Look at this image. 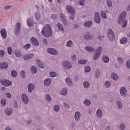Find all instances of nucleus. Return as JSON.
I'll list each match as a JSON object with an SVG mask.
<instances>
[{"label": "nucleus", "instance_id": "4c0bfd02", "mask_svg": "<svg viewBox=\"0 0 130 130\" xmlns=\"http://www.w3.org/2000/svg\"><path fill=\"white\" fill-rule=\"evenodd\" d=\"M106 88H109L111 86V82L110 81H106L105 83Z\"/></svg>", "mask_w": 130, "mask_h": 130}, {"label": "nucleus", "instance_id": "5701e85b", "mask_svg": "<svg viewBox=\"0 0 130 130\" xmlns=\"http://www.w3.org/2000/svg\"><path fill=\"white\" fill-rule=\"evenodd\" d=\"M66 83L68 85H69V86H73V81H72V79L69 77L66 78Z\"/></svg>", "mask_w": 130, "mask_h": 130}, {"label": "nucleus", "instance_id": "2f4dec72", "mask_svg": "<svg viewBox=\"0 0 130 130\" xmlns=\"http://www.w3.org/2000/svg\"><path fill=\"white\" fill-rule=\"evenodd\" d=\"M31 71L32 74H36L37 73V68L32 66L31 67Z\"/></svg>", "mask_w": 130, "mask_h": 130}, {"label": "nucleus", "instance_id": "39448f33", "mask_svg": "<svg viewBox=\"0 0 130 130\" xmlns=\"http://www.w3.org/2000/svg\"><path fill=\"white\" fill-rule=\"evenodd\" d=\"M21 32V23L18 22L15 25V30L14 33L15 35H18Z\"/></svg>", "mask_w": 130, "mask_h": 130}, {"label": "nucleus", "instance_id": "6ab92c4d", "mask_svg": "<svg viewBox=\"0 0 130 130\" xmlns=\"http://www.w3.org/2000/svg\"><path fill=\"white\" fill-rule=\"evenodd\" d=\"M103 115V113H102V111L101 110V109H98L96 111V116L99 118H101Z\"/></svg>", "mask_w": 130, "mask_h": 130}, {"label": "nucleus", "instance_id": "7ed1b4c3", "mask_svg": "<svg viewBox=\"0 0 130 130\" xmlns=\"http://www.w3.org/2000/svg\"><path fill=\"white\" fill-rule=\"evenodd\" d=\"M101 51H102V47L100 46L97 48L95 51V53L93 55V60H97V59H98L99 56L100 55V53H101Z\"/></svg>", "mask_w": 130, "mask_h": 130}, {"label": "nucleus", "instance_id": "5fc2aeb1", "mask_svg": "<svg viewBox=\"0 0 130 130\" xmlns=\"http://www.w3.org/2000/svg\"><path fill=\"white\" fill-rule=\"evenodd\" d=\"M12 51H13L12 50V48L9 47L8 48V54H10V55H11Z\"/></svg>", "mask_w": 130, "mask_h": 130}, {"label": "nucleus", "instance_id": "c85d7f7f", "mask_svg": "<svg viewBox=\"0 0 130 130\" xmlns=\"http://www.w3.org/2000/svg\"><path fill=\"white\" fill-rule=\"evenodd\" d=\"M121 44H126L127 43V38H123L122 39L120 40Z\"/></svg>", "mask_w": 130, "mask_h": 130}, {"label": "nucleus", "instance_id": "680f3d73", "mask_svg": "<svg viewBox=\"0 0 130 130\" xmlns=\"http://www.w3.org/2000/svg\"><path fill=\"white\" fill-rule=\"evenodd\" d=\"M120 126L121 129H124V128H125V125L123 123H121Z\"/></svg>", "mask_w": 130, "mask_h": 130}, {"label": "nucleus", "instance_id": "3c124183", "mask_svg": "<svg viewBox=\"0 0 130 130\" xmlns=\"http://www.w3.org/2000/svg\"><path fill=\"white\" fill-rule=\"evenodd\" d=\"M54 110L56 112H58V111H59V106L57 105L55 106L54 107Z\"/></svg>", "mask_w": 130, "mask_h": 130}, {"label": "nucleus", "instance_id": "c03bdc74", "mask_svg": "<svg viewBox=\"0 0 130 130\" xmlns=\"http://www.w3.org/2000/svg\"><path fill=\"white\" fill-rule=\"evenodd\" d=\"M1 104L2 106H6L7 105V100L6 99H3L1 101Z\"/></svg>", "mask_w": 130, "mask_h": 130}, {"label": "nucleus", "instance_id": "412c9836", "mask_svg": "<svg viewBox=\"0 0 130 130\" xmlns=\"http://www.w3.org/2000/svg\"><path fill=\"white\" fill-rule=\"evenodd\" d=\"M80 117L81 113L79 112H76L75 115V120H76V121H78V120H79Z\"/></svg>", "mask_w": 130, "mask_h": 130}, {"label": "nucleus", "instance_id": "dca6fc26", "mask_svg": "<svg viewBox=\"0 0 130 130\" xmlns=\"http://www.w3.org/2000/svg\"><path fill=\"white\" fill-rule=\"evenodd\" d=\"M22 99L24 104H28V102H29V99H28V96H27L25 94H22Z\"/></svg>", "mask_w": 130, "mask_h": 130}, {"label": "nucleus", "instance_id": "6e6552de", "mask_svg": "<svg viewBox=\"0 0 130 130\" xmlns=\"http://www.w3.org/2000/svg\"><path fill=\"white\" fill-rule=\"evenodd\" d=\"M126 88L124 87H121L120 89V93L121 96H123V97H126Z\"/></svg>", "mask_w": 130, "mask_h": 130}, {"label": "nucleus", "instance_id": "aec40b11", "mask_svg": "<svg viewBox=\"0 0 130 130\" xmlns=\"http://www.w3.org/2000/svg\"><path fill=\"white\" fill-rule=\"evenodd\" d=\"M28 92H29V93H32V90L34 89H35V85H34L33 84H29L28 85Z\"/></svg>", "mask_w": 130, "mask_h": 130}, {"label": "nucleus", "instance_id": "473e14b6", "mask_svg": "<svg viewBox=\"0 0 130 130\" xmlns=\"http://www.w3.org/2000/svg\"><path fill=\"white\" fill-rule=\"evenodd\" d=\"M92 25V21H87L84 23V26L85 27H90Z\"/></svg>", "mask_w": 130, "mask_h": 130}, {"label": "nucleus", "instance_id": "37998d69", "mask_svg": "<svg viewBox=\"0 0 130 130\" xmlns=\"http://www.w3.org/2000/svg\"><path fill=\"white\" fill-rule=\"evenodd\" d=\"M86 60H80L78 61V63H79L80 64H85V63H86Z\"/></svg>", "mask_w": 130, "mask_h": 130}, {"label": "nucleus", "instance_id": "864d4df0", "mask_svg": "<svg viewBox=\"0 0 130 130\" xmlns=\"http://www.w3.org/2000/svg\"><path fill=\"white\" fill-rule=\"evenodd\" d=\"M107 5L109 8L112 6V2H111V0L107 1Z\"/></svg>", "mask_w": 130, "mask_h": 130}, {"label": "nucleus", "instance_id": "393cba45", "mask_svg": "<svg viewBox=\"0 0 130 130\" xmlns=\"http://www.w3.org/2000/svg\"><path fill=\"white\" fill-rule=\"evenodd\" d=\"M27 24L28 27H31V26L33 25V22H32V19L28 18L27 19Z\"/></svg>", "mask_w": 130, "mask_h": 130}, {"label": "nucleus", "instance_id": "052dcab7", "mask_svg": "<svg viewBox=\"0 0 130 130\" xmlns=\"http://www.w3.org/2000/svg\"><path fill=\"white\" fill-rule=\"evenodd\" d=\"M100 76V71H99V70H98L95 73V77L96 78H99Z\"/></svg>", "mask_w": 130, "mask_h": 130}, {"label": "nucleus", "instance_id": "6e6d98bb", "mask_svg": "<svg viewBox=\"0 0 130 130\" xmlns=\"http://www.w3.org/2000/svg\"><path fill=\"white\" fill-rule=\"evenodd\" d=\"M5 55V51L4 50H0V57H3Z\"/></svg>", "mask_w": 130, "mask_h": 130}, {"label": "nucleus", "instance_id": "49530a36", "mask_svg": "<svg viewBox=\"0 0 130 130\" xmlns=\"http://www.w3.org/2000/svg\"><path fill=\"white\" fill-rule=\"evenodd\" d=\"M60 19H61L63 23H64V22H66V17H64V16L62 14H60Z\"/></svg>", "mask_w": 130, "mask_h": 130}, {"label": "nucleus", "instance_id": "423d86ee", "mask_svg": "<svg viewBox=\"0 0 130 130\" xmlns=\"http://www.w3.org/2000/svg\"><path fill=\"white\" fill-rule=\"evenodd\" d=\"M47 51L48 53L52 54V55H57L58 54V52L53 48H49L47 49Z\"/></svg>", "mask_w": 130, "mask_h": 130}, {"label": "nucleus", "instance_id": "e433bc0d", "mask_svg": "<svg viewBox=\"0 0 130 130\" xmlns=\"http://www.w3.org/2000/svg\"><path fill=\"white\" fill-rule=\"evenodd\" d=\"M66 45L68 46V47H72V46H73V41H69L67 42Z\"/></svg>", "mask_w": 130, "mask_h": 130}, {"label": "nucleus", "instance_id": "79ce46f5", "mask_svg": "<svg viewBox=\"0 0 130 130\" xmlns=\"http://www.w3.org/2000/svg\"><path fill=\"white\" fill-rule=\"evenodd\" d=\"M84 71L85 73H89V72H91V68L89 66H86L84 69Z\"/></svg>", "mask_w": 130, "mask_h": 130}, {"label": "nucleus", "instance_id": "0e129e2a", "mask_svg": "<svg viewBox=\"0 0 130 130\" xmlns=\"http://www.w3.org/2000/svg\"><path fill=\"white\" fill-rule=\"evenodd\" d=\"M85 2H86V0H81L80 2V6H84V5H85Z\"/></svg>", "mask_w": 130, "mask_h": 130}, {"label": "nucleus", "instance_id": "c756f323", "mask_svg": "<svg viewBox=\"0 0 130 130\" xmlns=\"http://www.w3.org/2000/svg\"><path fill=\"white\" fill-rule=\"evenodd\" d=\"M5 112L7 115H11V114L13 113V110L11 109H8L5 111Z\"/></svg>", "mask_w": 130, "mask_h": 130}, {"label": "nucleus", "instance_id": "09e8293b", "mask_svg": "<svg viewBox=\"0 0 130 130\" xmlns=\"http://www.w3.org/2000/svg\"><path fill=\"white\" fill-rule=\"evenodd\" d=\"M50 76L52 78H55L57 76V74L55 72H51L50 73Z\"/></svg>", "mask_w": 130, "mask_h": 130}, {"label": "nucleus", "instance_id": "f3484780", "mask_svg": "<svg viewBox=\"0 0 130 130\" xmlns=\"http://www.w3.org/2000/svg\"><path fill=\"white\" fill-rule=\"evenodd\" d=\"M34 57V54H27L23 56V59L25 60H28V59H31V58Z\"/></svg>", "mask_w": 130, "mask_h": 130}, {"label": "nucleus", "instance_id": "4be33fe9", "mask_svg": "<svg viewBox=\"0 0 130 130\" xmlns=\"http://www.w3.org/2000/svg\"><path fill=\"white\" fill-rule=\"evenodd\" d=\"M85 49L89 52H94L95 51V48H93L90 46L85 47Z\"/></svg>", "mask_w": 130, "mask_h": 130}, {"label": "nucleus", "instance_id": "7c9ffc66", "mask_svg": "<svg viewBox=\"0 0 130 130\" xmlns=\"http://www.w3.org/2000/svg\"><path fill=\"white\" fill-rule=\"evenodd\" d=\"M57 26L60 31H64L63 27H62V25H61L60 23H58L57 24Z\"/></svg>", "mask_w": 130, "mask_h": 130}, {"label": "nucleus", "instance_id": "c9c22d12", "mask_svg": "<svg viewBox=\"0 0 130 130\" xmlns=\"http://www.w3.org/2000/svg\"><path fill=\"white\" fill-rule=\"evenodd\" d=\"M61 94L62 95H63L64 96H66V95H67V94H68V90H67L66 89H63L61 91Z\"/></svg>", "mask_w": 130, "mask_h": 130}, {"label": "nucleus", "instance_id": "1a4fd4ad", "mask_svg": "<svg viewBox=\"0 0 130 130\" xmlns=\"http://www.w3.org/2000/svg\"><path fill=\"white\" fill-rule=\"evenodd\" d=\"M1 84L3 85V86L9 87V86H11L12 85V82L7 80H3L1 81Z\"/></svg>", "mask_w": 130, "mask_h": 130}, {"label": "nucleus", "instance_id": "e2e57ef3", "mask_svg": "<svg viewBox=\"0 0 130 130\" xmlns=\"http://www.w3.org/2000/svg\"><path fill=\"white\" fill-rule=\"evenodd\" d=\"M64 107H66V108L70 109V105L66 103H63V104Z\"/></svg>", "mask_w": 130, "mask_h": 130}, {"label": "nucleus", "instance_id": "20e7f679", "mask_svg": "<svg viewBox=\"0 0 130 130\" xmlns=\"http://www.w3.org/2000/svg\"><path fill=\"white\" fill-rule=\"evenodd\" d=\"M125 17H126V12H122L120 16L119 17L118 20V23L120 25V24H122L124 20H125Z\"/></svg>", "mask_w": 130, "mask_h": 130}, {"label": "nucleus", "instance_id": "0eeeda50", "mask_svg": "<svg viewBox=\"0 0 130 130\" xmlns=\"http://www.w3.org/2000/svg\"><path fill=\"white\" fill-rule=\"evenodd\" d=\"M62 66L66 70H70L72 68V64L68 61H64Z\"/></svg>", "mask_w": 130, "mask_h": 130}, {"label": "nucleus", "instance_id": "a18cd8bd", "mask_svg": "<svg viewBox=\"0 0 130 130\" xmlns=\"http://www.w3.org/2000/svg\"><path fill=\"white\" fill-rule=\"evenodd\" d=\"M35 17L37 19V20H38V21L39 20V19H40V13H38V12H36L35 14Z\"/></svg>", "mask_w": 130, "mask_h": 130}, {"label": "nucleus", "instance_id": "a211bd4d", "mask_svg": "<svg viewBox=\"0 0 130 130\" xmlns=\"http://www.w3.org/2000/svg\"><path fill=\"white\" fill-rule=\"evenodd\" d=\"M44 84L45 86H49L51 84V79L47 78L44 81Z\"/></svg>", "mask_w": 130, "mask_h": 130}, {"label": "nucleus", "instance_id": "338daca9", "mask_svg": "<svg viewBox=\"0 0 130 130\" xmlns=\"http://www.w3.org/2000/svg\"><path fill=\"white\" fill-rule=\"evenodd\" d=\"M6 95L8 98H11V97H12V95H11V93H10L9 92L6 93Z\"/></svg>", "mask_w": 130, "mask_h": 130}, {"label": "nucleus", "instance_id": "ea45409f", "mask_svg": "<svg viewBox=\"0 0 130 130\" xmlns=\"http://www.w3.org/2000/svg\"><path fill=\"white\" fill-rule=\"evenodd\" d=\"M11 76L13 77V78H16V77H17V72L15 70H13L11 72Z\"/></svg>", "mask_w": 130, "mask_h": 130}, {"label": "nucleus", "instance_id": "a878e982", "mask_svg": "<svg viewBox=\"0 0 130 130\" xmlns=\"http://www.w3.org/2000/svg\"><path fill=\"white\" fill-rule=\"evenodd\" d=\"M15 54L17 57H20V56H22V54H21V51L19 50H16L15 51Z\"/></svg>", "mask_w": 130, "mask_h": 130}, {"label": "nucleus", "instance_id": "a19ab883", "mask_svg": "<svg viewBox=\"0 0 130 130\" xmlns=\"http://www.w3.org/2000/svg\"><path fill=\"white\" fill-rule=\"evenodd\" d=\"M23 47L25 50H28L31 47V45L30 44H26Z\"/></svg>", "mask_w": 130, "mask_h": 130}, {"label": "nucleus", "instance_id": "f257e3e1", "mask_svg": "<svg viewBox=\"0 0 130 130\" xmlns=\"http://www.w3.org/2000/svg\"><path fill=\"white\" fill-rule=\"evenodd\" d=\"M42 34L45 37H51L52 36V32H51V28L49 24H46L45 27L42 31Z\"/></svg>", "mask_w": 130, "mask_h": 130}, {"label": "nucleus", "instance_id": "9b49d317", "mask_svg": "<svg viewBox=\"0 0 130 130\" xmlns=\"http://www.w3.org/2000/svg\"><path fill=\"white\" fill-rule=\"evenodd\" d=\"M9 68V64L7 62H1L0 63V69L2 70H7Z\"/></svg>", "mask_w": 130, "mask_h": 130}, {"label": "nucleus", "instance_id": "9d476101", "mask_svg": "<svg viewBox=\"0 0 130 130\" xmlns=\"http://www.w3.org/2000/svg\"><path fill=\"white\" fill-rule=\"evenodd\" d=\"M94 22L99 24L101 20H100V15L98 12H96L94 15Z\"/></svg>", "mask_w": 130, "mask_h": 130}, {"label": "nucleus", "instance_id": "603ef678", "mask_svg": "<svg viewBox=\"0 0 130 130\" xmlns=\"http://www.w3.org/2000/svg\"><path fill=\"white\" fill-rule=\"evenodd\" d=\"M117 60L119 63L122 64L123 63V59L121 57H118Z\"/></svg>", "mask_w": 130, "mask_h": 130}, {"label": "nucleus", "instance_id": "4468645a", "mask_svg": "<svg viewBox=\"0 0 130 130\" xmlns=\"http://www.w3.org/2000/svg\"><path fill=\"white\" fill-rule=\"evenodd\" d=\"M66 9H67L68 13H70V14H74L75 13V9L71 6L68 5L66 7Z\"/></svg>", "mask_w": 130, "mask_h": 130}, {"label": "nucleus", "instance_id": "cd10ccee", "mask_svg": "<svg viewBox=\"0 0 130 130\" xmlns=\"http://www.w3.org/2000/svg\"><path fill=\"white\" fill-rule=\"evenodd\" d=\"M83 86L85 89H88L90 87V83L88 81H85L83 83Z\"/></svg>", "mask_w": 130, "mask_h": 130}, {"label": "nucleus", "instance_id": "bf43d9fd", "mask_svg": "<svg viewBox=\"0 0 130 130\" xmlns=\"http://www.w3.org/2000/svg\"><path fill=\"white\" fill-rule=\"evenodd\" d=\"M126 66L128 69H130V60H128L126 62Z\"/></svg>", "mask_w": 130, "mask_h": 130}, {"label": "nucleus", "instance_id": "bb28decb", "mask_svg": "<svg viewBox=\"0 0 130 130\" xmlns=\"http://www.w3.org/2000/svg\"><path fill=\"white\" fill-rule=\"evenodd\" d=\"M103 60L104 62L107 63V62H109V57L107 56H104L103 57Z\"/></svg>", "mask_w": 130, "mask_h": 130}, {"label": "nucleus", "instance_id": "8fccbe9b", "mask_svg": "<svg viewBox=\"0 0 130 130\" xmlns=\"http://www.w3.org/2000/svg\"><path fill=\"white\" fill-rule=\"evenodd\" d=\"M21 76L22 77L23 79H25V77H26V73H25V71L23 70L21 71Z\"/></svg>", "mask_w": 130, "mask_h": 130}, {"label": "nucleus", "instance_id": "ddd939ff", "mask_svg": "<svg viewBox=\"0 0 130 130\" xmlns=\"http://www.w3.org/2000/svg\"><path fill=\"white\" fill-rule=\"evenodd\" d=\"M30 41L33 45H35L36 46H38V45H39V42H38L37 39L34 37L31 38Z\"/></svg>", "mask_w": 130, "mask_h": 130}, {"label": "nucleus", "instance_id": "72a5a7b5", "mask_svg": "<svg viewBox=\"0 0 130 130\" xmlns=\"http://www.w3.org/2000/svg\"><path fill=\"white\" fill-rule=\"evenodd\" d=\"M117 103V105L119 109H121V108H122V104L121 103V102H120V101H118L116 102Z\"/></svg>", "mask_w": 130, "mask_h": 130}, {"label": "nucleus", "instance_id": "f704fd0d", "mask_svg": "<svg viewBox=\"0 0 130 130\" xmlns=\"http://www.w3.org/2000/svg\"><path fill=\"white\" fill-rule=\"evenodd\" d=\"M111 78H112V79H113V80H115V81H116V80H117V79H118V77L117 76V75L116 74H115V73H112L111 74Z\"/></svg>", "mask_w": 130, "mask_h": 130}, {"label": "nucleus", "instance_id": "f8f14e48", "mask_svg": "<svg viewBox=\"0 0 130 130\" xmlns=\"http://www.w3.org/2000/svg\"><path fill=\"white\" fill-rule=\"evenodd\" d=\"M0 33L3 39H7V30H6V29L5 28L1 29Z\"/></svg>", "mask_w": 130, "mask_h": 130}, {"label": "nucleus", "instance_id": "b1692460", "mask_svg": "<svg viewBox=\"0 0 130 130\" xmlns=\"http://www.w3.org/2000/svg\"><path fill=\"white\" fill-rule=\"evenodd\" d=\"M37 61L38 62V66L40 69H43V68H44V64L41 62L40 59H37Z\"/></svg>", "mask_w": 130, "mask_h": 130}, {"label": "nucleus", "instance_id": "f03ea898", "mask_svg": "<svg viewBox=\"0 0 130 130\" xmlns=\"http://www.w3.org/2000/svg\"><path fill=\"white\" fill-rule=\"evenodd\" d=\"M107 36L109 40H110L111 41H114V40H115V35H114V32H113V31H112V29H109L108 30Z\"/></svg>", "mask_w": 130, "mask_h": 130}, {"label": "nucleus", "instance_id": "4d7b16f0", "mask_svg": "<svg viewBox=\"0 0 130 130\" xmlns=\"http://www.w3.org/2000/svg\"><path fill=\"white\" fill-rule=\"evenodd\" d=\"M51 19H52L53 20H56V19H57V16L55 14H52L51 16Z\"/></svg>", "mask_w": 130, "mask_h": 130}, {"label": "nucleus", "instance_id": "2eb2a0df", "mask_svg": "<svg viewBox=\"0 0 130 130\" xmlns=\"http://www.w3.org/2000/svg\"><path fill=\"white\" fill-rule=\"evenodd\" d=\"M84 40H92L93 39V36L88 32L84 36Z\"/></svg>", "mask_w": 130, "mask_h": 130}, {"label": "nucleus", "instance_id": "13d9d810", "mask_svg": "<svg viewBox=\"0 0 130 130\" xmlns=\"http://www.w3.org/2000/svg\"><path fill=\"white\" fill-rule=\"evenodd\" d=\"M46 100L47 101H49V102H50L51 101V96H50V95H46Z\"/></svg>", "mask_w": 130, "mask_h": 130}, {"label": "nucleus", "instance_id": "58836bf2", "mask_svg": "<svg viewBox=\"0 0 130 130\" xmlns=\"http://www.w3.org/2000/svg\"><path fill=\"white\" fill-rule=\"evenodd\" d=\"M84 104L86 106L91 105V102L88 100H85L84 101Z\"/></svg>", "mask_w": 130, "mask_h": 130}, {"label": "nucleus", "instance_id": "de8ad7c7", "mask_svg": "<svg viewBox=\"0 0 130 130\" xmlns=\"http://www.w3.org/2000/svg\"><path fill=\"white\" fill-rule=\"evenodd\" d=\"M101 16L103 18V19H106L107 16H106V14H105V12L104 11H102L101 13Z\"/></svg>", "mask_w": 130, "mask_h": 130}, {"label": "nucleus", "instance_id": "69168bd1", "mask_svg": "<svg viewBox=\"0 0 130 130\" xmlns=\"http://www.w3.org/2000/svg\"><path fill=\"white\" fill-rule=\"evenodd\" d=\"M127 25V21L125 20V21L124 22V23H123V24L122 27L123 28H125V27Z\"/></svg>", "mask_w": 130, "mask_h": 130}, {"label": "nucleus", "instance_id": "774afa93", "mask_svg": "<svg viewBox=\"0 0 130 130\" xmlns=\"http://www.w3.org/2000/svg\"><path fill=\"white\" fill-rule=\"evenodd\" d=\"M76 55H73L72 56V59L73 60H76Z\"/></svg>", "mask_w": 130, "mask_h": 130}]
</instances>
